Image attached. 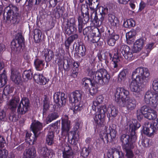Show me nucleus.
I'll return each mask as SVG.
<instances>
[{
    "mask_svg": "<svg viewBox=\"0 0 158 158\" xmlns=\"http://www.w3.org/2000/svg\"><path fill=\"white\" fill-rule=\"evenodd\" d=\"M150 75L148 69L140 67L136 68L132 72V80L130 84L131 90L137 93H139L140 90L139 83L143 84L145 82Z\"/></svg>",
    "mask_w": 158,
    "mask_h": 158,
    "instance_id": "1",
    "label": "nucleus"
},
{
    "mask_svg": "<svg viewBox=\"0 0 158 158\" xmlns=\"http://www.w3.org/2000/svg\"><path fill=\"white\" fill-rule=\"evenodd\" d=\"M99 0H95L96 3L94 2H92L90 4V17L91 19H93L95 23L98 26H100L103 23L106 15L108 13V9L106 6H100L97 10L98 9L99 14H98L96 9L97 8L99 5Z\"/></svg>",
    "mask_w": 158,
    "mask_h": 158,
    "instance_id": "2",
    "label": "nucleus"
},
{
    "mask_svg": "<svg viewBox=\"0 0 158 158\" xmlns=\"http://www.w3.org/2000/svg\"><path fill=\"white\" fill-rule=\"evenodd\" d=\"M140 126V123L136 120H134L132 123L129 125V131L131 134V138L129 135L125 134L121 135L120 136V140L122 143L123 148H126L130 145H134L137 139L135 131Z\"/></svg>",
    "mask_w": 158,
    "mask_h": 158,
    "instance_id": "3",
    "label": "nucleus"
},
{
    "mask_svg": "<svg viewBox=\"0 0 158 158\" xmlns=\"http://www.w3.org/2000/svg\"><path fill=\"white\" fill-rule=\"evenodd\" d=\"M88 74L93 78L95 83L102 85L107 84L110 79V75L105 69H101L96 72L90 71Z\"/></svg>",
    "mask_w": 158,
    "mask_h": 158,
    "instance_id": "4",
    "label": "nucleus"
},
{
    "mask_svg": "<svg viewBox=\"0 0 158 158\" xmlns=\"http://www.w3.org/2000/svg\"><path fill=\"white\" fill-rule=\"evenodd\" d=\"M83 94V92L82 91L77 90L71 93L69 97V102L74 104L73 110L74 113H77L83 108L81 101Z\"/></svg>",
    "mask_w": 158,
    "mask_h": 158,
    "instance_id": "5",
    "label": "nucleus"
},
{
    "mask_svg": "<svg viewBox=\"0 0 158 158\" xmlns=\"http://www.w3.org/2000/svg\"><path fill=\"white\" fill-rule=\"evenodd\" d=\"M18 9L16 6L10 5L5 8L3 18L4 19L6 18V22L8 23H18Z\"/></svg>",
    "mask_w": 158,
    "mask_h": 158,
    "instance_id": "6",
    "label": "nucleus"
},
{
    "mask_svg": "<svg viewBox=\"0 0 158 158\" xmlns=\"http://www.w3.org/2000/svg\"><path fill=\"white\" fill-rule=\"evenodd\" d=\"M115 50L114 55L117 56L118 58L121 59L123 55L127 60H131L133 55L128 46L126 45L122 44Z\"/></svg>",
    "mask_w": 158,
    "mask_h": 158,
    "instance_id": "7",
    "label": "nucleus"
},
{
    "mask_svg": "<svg viewBox=\"0 0 158 158\" xmlns=\"http://www.w3.org/2000/svg\"><path fill=\"white\" fill-rule=\"evenodd\" d=\"M115 100L118 104L122 102L123 103L129 98V92L124 87H118L114 93Z\"/></svg>",
    "mask_w": 158,
    "mask_h": 158,
    "instance_id": "8",
    "label": "nucleus"
},
{
    "mask_svg": "<svg viewBox=\"0 0 158 158\" xmlns=\"http://www.w3.org/2000/svg\"><path fill=\"white\" fill-rule=\"evenodd\" d=\"M11 44L12 50L14 51L16 54H18L22 51L24 45V40L21 34H18L16 39L13 40Z\"/></svg>",
    "mask_w": 158,
    "mask_h": 158,
    "instance_id": "9",
    "label": "nucleus"
},
{
    "mask_svg": "<svg viewBox=\"0 0 158 158\" xmlns=\"http://www.w3.org/2000/svg\"><path fill=\"white\" fill-rule=\"evenodd\" d=\"M75 19L73 18H69L65 21L63 24V29L65 33L69 35L77 30Z\"/></svg>",
    "mask_w": 158,
    "mask_h": 158,
    "instance_id": "10",
    "label": "nucleus"
},
{
    "mask_svg": "<svg viewBox=\"0 0 158 158\" xmlns=\"http://www.w3.org/2000/svg\"><path fill=\"white\" fill-rule=\"evenodd\" d=\"M144 133L147 135L151 136L156 131L158 130V118L153 124L148 122H145L143 126Z\"/></svg>",
    "mask_w": 158,
    "mask_h": 158,
    "instance_id": "11",
    "label": "nucleus"
},
{
    "mask_svg": "<svg viewBox=\"0 0 158 158\" xmlns=\"http://www.w3.org/2000/svg\"><path fill=\"white\" fill-rule=\"evenodd\" d=\"M29 107L30 102L28 99L26 97H23L17 106V111L19 114H23L28 110Z\"/></svg>",
    "mask_w": 158,
    "mask_h": 158,
    "instance_id": "12",
    "label": "nucleus"
},
{
    "mask_svg": "<svg viewBox=\"0 0 158 158\" xmlns=\"http://www.w3.org/2000/svg\"><path fill=\"white\" fill-rule=\"evenodd\" d=\"M54 102L59 106H64L66 102V96L65 94L60 92H55L53 96Z\"/></svg>",
    "mask_w": 158,
    "mask_h": 158,
    "instance_id": "13",
    "label": "nucleus"
},
{
    "mask_svg": "<svg viewBox=\"0 0 158 158\" xmlns=\"http://www.w3.org/2000/svg\"><path fill=\"white\" fill-rule=\"evenodd\" d=\"M31 127L34 133V141H36L43 128V124L38 121H34L32 123Z\"/></svg>",
    "mask_w": 158,
    "mask_h": 158,
    "instance_id": "14",
    "label": "nucleus"
},
{
    "mask_svg": "<svg viewBox=\"0 0 158 158\" xmlns=\"http://www.w3.org/2000/svg\"><path fill=\"white\" fill-rule=\"evenodd\" d=\"M61 120V132L62 134L67 133L71 127L70 121L69 120L68 116L67 115H63Z\"/></svg>",
    "mask_w": 158,
    "mask_h": 158,
    "instance_id": "15",
    "label": "nucleus"
},
{
    "mask_svg": "<svg viewBox=\"0 0 158 158\" xmlns=\"http://www.w3.org/2000/svg\"><path fill=\"white\" fill-rule=\"evenodd\" d=\"M20 99L19 95L15 94L12 96L11 99L8 103L9 107L12 110H16L20 102Z\"/></svg>",
    "mask_w": 158,
    "mask_h": 158,
    "instance_id": "16",
    "label": "nucleus"
},
{
    "mask_svg": "<svg viewBox=\"0 0 158 158\" xmlns=\"http://www.w3.org/2000/svg\"><path fill=\"white\" fill-rule=\"evenodd\" d=\"M156 93L152 92L150 91H147L144 97V101L147 105H149L152 107L153 103L154 102Z\"/></svg>",
    "mask_w": 158,
    "mask_h": 158,
    "instance_id": "17",
    "label": "nucleus"
},
{
    "mask_svg": "<svg viewBox=\"0 0 158 158\" xmlns=\"http://www.w3.org/2000/svg\"><path fill=\"white\" fill-rule=\"evenodd\" d=\"M112 30L108 31L109 35L108 38L107 42L108 44L110 46H114L115 45L116 41L119 38V35L116 34Z\"/></svg>",
    "mask_w": 158,
    "mask_h": 158,
    "instance_id": "18",
    "label": "nucleus"
},
{
    "mask_svg": "<svg viewBox=\"0 0 158 158\" xmlns=\"http://www.w3.org/2000/svg\"><path fill=\"white\" fill-rule=\"evenodd\" d=\"M102 130L100 133V138L102 140L104 143L110 142H111V139L109 137L108 132V127L106 126H104L102 127Z\"/></svg>",
    "mask_w": 158,
    "mask_h": 158,
    "instance_id": "19",
    "label": "nucleus"
},
{
    "mask_svg": "<svg viewBox=\"0 0 158 158\" xmlns=\"http://www.w3.org/2000/svg\"><path fill=\"white\" fill-rule=\"evenodd\" d=\"M120 59L115 55H114L112 59V62L110 64V70L113 73L117 72L119 70L118 64Z\"/></svg>",
    "mask_w": 158,
    "mask_h": 158,
    "instance_id": "20",
    "label": "nucleus"
},
{
    "mask_svg": "<svg viewBox=\"0 0 158 158\" xmlns=\"http://www.w3.org/2000/svg\"><path fill=\"white\" fill-rule=\"evenodd\" d=\"M108 21L112 27L114 29H116L119 25V21L115 15L111 14H109L108 15Z\"/></svg>",
    "mask_w": 158,
    "mask_h": 158,
    "instance_id": "21",
    "label": "nucleus"
},
{
    "mask_svg": "<svg viewBox=\"0 0 158 158\" xmlns=\"http://www.w3.org/2000/svg\"><path fill=\"white\" fill-rule=\"evenodd\" d=\"M10 78L16 84H18L20 81V74L15 68H12L11 69Z\"/></svg>",
    "mask_w": 158,
    "mask_h": 158,
    "instance_id": "22",
    "label": "nucleus"
},
{
    "mask_svg": "<svg viewBox=\"0 0 158 158\" xmlns=\"http://www.w3.org/2000/svg\"><path fill=\"white\" fill-rule=\"evenodd\" d=\"M127 110L131 111L134 109L136 107L137 102L133 98H129L127 100H126L124 103Z\"/></svg>",
    "mask_w": 158,
    "mask_h": 158,
    "instance_id": "23",
    "label": "nucleus"
},
{
    "mask_svg": "<svg viewBox=\"0 0 158 158\" xmlns=\"http://www.w3.org/2000/svg\"><path fill=\"white\" fill-rule=\"evenodd\" d=\"M13 89L10 87L9 85H6L4 88L3 94V98H5L6 100H8L12 96Z\"/></svg>",
    "mask_w": 158,
    "mask_h": 158,
    "instance_id": "24",
    "label": "nucleus"
},
{
    "mask_svg": "<svg viewBox=\"0 0 158 158\" xmlns=\"http://www.w3.org/2000/svg\"><path fill=\"white\" fill-rule=\"evenodd\" d=\"M144 43L143 39H139L137 40L134 43L133 48V51L137 53L140 51L142 49Z\"/></svg>",
    "mask_w": 158,
    "mask_h": 158,
    "instance_id": "25",
    "label": "nucleus"
},
{
    "mask_svg": "<svg viewBox=\"0 0 158 158\" xmlns=\"http://www.w3.org/2000/svg\"><path fill=\"white\" fill-rule=\"evenodd\" d=\"M33 77L35 82L40 84L45 85L48 81V80L42 74H35Z\"/></svg>",
    "mask_w": 158,
    "mask_h": 158,
    "instance_id": "26",
    "label": "nucleus"
},
{
    "mask_svg": "<svg viewBox=\"0 0 158 158\" xmlns=\"http://www.w3.org/2000/svg\"><path fill=\"white\" fill-rule=\"evenodd\" d=\"M38 152L42 156L45 157L50 155V154H52V151L48 150L47 147H41L40 145H39Z\"/></svg>",
    "mask_w": 158,
    "mask_h": 158,
    "instance_id": "27",
    "label": "nucleus"
},
{
    "mask_svg": "<svg viewBox=\"0 0 158 158\" xmlns=\"http://www.w3.org/2000/svg\"><path fill=\"white\" fill-rule=\"evenodd\" d=\"M89 8L87 5L82 4L81 6V11L82 15L79 17H81V18L85 19L86 17L88 18V20H89Z\"/></svg>",
    "mask_w": 158,
    "mask_h": 158,
    "instance_id": "28",
    "label": "nucleus"
},
{
    "mask_svg": "<svg viewBox=\"0 0 158 158\" xmlns=\"http://www.w3.org/2000/svg\"><path fill=\"white\" fill-rule=\"evenodd\" d=\"M78 37V35L77 34H75L69 36L65 40L64 43L66 48L68 50L69 48V47L71 44L72 43L74 40L77 39Z\"/></svg>",
    "mask_w": 158,
    "mask_h": 158,
    "instance_id": "29",
    "label": "nucleus"
},
{
    "mask_svg": "<svg viewBox=\"0 0 158 158\" xmlns=\"http://www.w3.org/2000/svg\"><path fill=\"white\" fill-rule=\"evenodd\" d=\"M117 127L115 124H112L109 126L108 129V134H110V137L111 139V141L113 139H114L116 136L117 131H116Z\"/></svg>",
    "mask_w": 158,
    "mask_h": 158,
    "instance_id": "30",
    "label": "nucleus"
},
{
    "mask_svg": "<svg viewBox=\"0 0 158 158\" xmlns=\"http://www.w3.org/2000/svg\"><path fill=\"white\" fill-rule=\"evenodd\" d=\"M102 115L98 113L96 114L94 117L95 123L98 127H102L104 125V118H102Z\"/></svg>",
    "mask_w": 158,
    "mask_h": 158,
    "instance_id": "31",
    "label": "nucleus"
},
{
    "mask_svg": "<svg viewBox=\"0 0 158 158\" xmlns=\"http://www.w3.org/2000/svg\"><path fill=\"white\" fill-rule=\"evenodd\" d=\"M44 53L45 60L47 62L50 61L54 57L53 51L48 49H45Z\"/></svg>",
    "mask_w": 158,
    "mask_h": 158,
    "instance_id": "32",
    "label": "nucleus"
},
{
    "mask_svg": "<svg viewBox=\"0 0 158 158\" xmlns=\"http://www.w3.org/2000/svg\"><path fill=\"white\" fill-rule=\"evenodd\" d=\"M107 112L110 116H111L113 117H116L118 113L117 109L112 104L108 106Z\"/></svg>",
    "mask_w": 158,
    "mask_h": 158,
    "instance_id": "33",
    "label": "nucleus"
},
{
    "mask_svg": "<svg viewBox=\"0 0 158 158\" xmlns=\"http://www.w3.org/2000/svg\"><path fill=\"white\" fill-rule=\"evenodd\" d=\"M82 84L84 86L85 89H89V84H90L91 86L94 85L95 86V82L93 79L85 77L82 79Z\"/></svg>",
    "mask_w": 158,
    "mask_h": 158,
    "instance_id": "34",
    "label": "nucleus"
},
{
    "mask_svg": "<svg viewBox=\"0 0 158 158\" xmlns=\"http://www.w3.org/2000/svg\"><path fill=\"white\" fill-rule=\"evenodd\" d=\"M85 19H83L81 18V17H78V31L79 33H81L82 31L83 28V24H85L89 21L88 20V18L87 17L85 18Z\"/></svg>",
    "mask_w": 158,
    "mask_h": 158,
    "instance_id": "35",
    "label": "nucleus"
},
{
    "mask_svg": "<svg viewBox=\"0 0 158 158\" xmlns=\"http://www.w3.org/2000/svg\"><path fill=\"white\" fill-rule=\"evenodd\" d=\"M76 49L78 54L81 56H84L85 55L86 50L84 45L78 44L76 46Z\"/></svg>",
    "mask_w": 158,
    "mask_h": 158,
    "instance_id": "36",
    "label": "nucleus"
},
{
    "mask_svg": "<svg viewBox=\"0 0 158 158\" xmlns=\"http://www.w3.org/2000/svg\"><path fill=\"white\" fill-rule=\"evenodd\" d=\"M7 81L6 72L5 69L3 72L0 74V87H2L6 83Z\"/></svg>",
    "mask_w": 158,
    "mask_h": 158,
    "instance_id": "37",
    "label": "nucleus"
},
{
    "mask_svg": "<svg viewBox=\"0 0 158 158\" xmlns=\"http://www.w3.org/2000/svg\"><path fill=\"white\" fill-rule=\"evenodd\" d=\"M103 98L102 96H99L97 97L96 99L93 102L92 106V109L94 111H96V107H98L101 103H102Z\"/></svg>",
    "mask_w": 158,
    "mask_h": 158,
    "instance_id": "38",
    "label": "nucleus"
},
{
    "mask_svg": "<svg viewBox=\"0 0 158 158\" xmlns=\"http://www.w3.org/2000/svg\"><path fill=\"white\" fill-rule=\"evenodd\" d=\"M54 135L52 131H49L46 136V142L49 145H52L54 143Z\"/></svg>",
    "mask_w": 158,
    "mask_h": 158,
    "instance_id": "39",
    "label": "nucleus"
},
{
    "mask_svg": "<svg viewBox=\"0 0 158 158\" xmlns=\"http://www.w3.org/2000/svg\"><path fill=\"white\" fill-rule=\"evenodd\" d=\"M35 67L37 70H41L44 65L43 61L39 59H36L34 62Z\"/></svg>",
    "mask_w": 158,
    "mask_h": 158,
    "instance_id": "40",
    "label": "nucleus"
},
{
    "mask_svg": "<svg viewBox=\"0 0 158 158\" xmlns=\"http://www.w3.org/2000/svg\"><path fill=\"white\" fill-rule=\"evenodd\" d=\"M128 71L126 69L122 70L118 76V81L119 82L124 81L126 78V75L128 74Z\"/></svg>",
    "mask_w": 158,
    "mask_h": 158,
    "instance_id": "41",
    "label": "nucleus"
},
{
    "mask_svg": "<svg viewBox=\"0 0 158 158\" xmlns=\"http://www.w3.org/2000/svg\"><path fill=\"white\" fill-rule=\"evenodd\" d=\"M134 145H131L127 147L126 148H123L125 151L126 153V156L127 158H132L133 157L134 154L132 151V149L134 148Z\"/></svg>",
    "mask_w": 158,
    "mask_h": 158,
    "instance_id": "42",
    "label": "nucleus"
},
{
    "mask_svg": "<svg viewBox=\"0 0 158 158\" xmlns=\"http://www.w3.org/2000/svg\"><path fill=\"white\" fill-rule=\"evenodd\" d=\"M59 116L58 114L56 112H53L49 114L46 118L47 123H48L51 122L52 121L56 119Z\"/></svg>",
    "mask_w": 158,
    "mask_h": 158,
    "instance_id": "43",
    "label": "nucleus"
},
{
    "mask_svg": "<svg viewBox=\"0 0 158 158\" xmlns=\"http://www.w3.org/2000/svg\"><path fill=\"white\" fill-rule=\"evenodd\" d=\"M149 112L145 115L146 118L149 120L156 119L157 116V113L156 111L152 109L149 110Z\"/></svg>",
    "mask_w": 158,
    "mask_h": 158,
    "instance_id": "44",
    "label": "nucleus"
},
{
    "mask_svg": "<svg viewBox=\"0 0 158 158\" xmlns=\"http://www.w3.org/2000/svg\"><path fill=\"white\" fill-rule=\"evenodd\" d=\"M72 65L73 67L71 70V73L74 75L73 77H76L78 73L79 64L78 62H74Z\"/></svg>",
    "mask_w": 158,
    "mask_h": 158,
    "instance_id": "45",
    "label": "nucleus"
},
{
    "mask_svg": "<svg viewBox=\"0 0 158 158\" xmlns=\"http://www.w3.org/2000/svg\"><path fill=\"white\" fill-rule=\"evenodd\" d=\"M26 152L27 156L29 158H34L36 156V151L34 147L27 150Z\"/></svg>",
    "mask_w": 158,
    "mask_h": 158,
    "instance_id": "46",
    "label": "nucleus"
},
{
    "mask_svg": "<svg viewBox=\"0 0 158 158\" xmlns=\"http://www.w3.org/2000/svg\"><path fill=\"white\" fill-rule=\"evenodd\" d=\"M34 38L35 42L39 43L41 39V32L40 30L38 29H35L34 31Z\"/></svg>",
    "mask_w": 158,
    "mask_h": 158,
    "instance_id": "47",
    "label": "nucleus"
},
{
    "mask_svg": "<svg viewBox=\"0 0 158 158\" xmlns=\"http://www.w3.org/2000/svg\"><path fill=\"white\" fill-rule=\"evenodd\" d=\"M43 106V114L45 115L49 108V101L48 98L47 97H45L44 100Z\"/></svg>",
    "mask_w": 158,
    "mask_h": 158,
    "instance_id": "48",
    "label": "nucleus"
},
{
    "mask_svg": "<svg viewBox=\"0 0 158 158\" xmlns=\"http://www.w3.org/2000/svg\"><path fill=\"white\" fill-rule=\"evenodd\" d=\"M98 109V113L102 115V118H104L106 112L107 111V109L106 108V106L104 105L101 106L99 108L98 107H96Z\"/></svg>",
    "mask_w": 158,
    "mask_h": 158,
    "instance_id": "49",
    "label": "nucleus"
},
{
    "mask_svg": "<svg viewBox=\"0 0 158 158\" xmlns=\"http://www.w3.org/2000/svg\"><path fill=\"white\" fill-rule=\"evenodd\" d=\"M23 76L24 78L31 79L33 77V72L30 69L24 71L23 74Z\"/></svg>",
    "mask_w": 158,
    "mask_h": 158,
    "instance_id": "50",
    "label": "nucleus"
},
{
    "mask_svg": "<svg viewBox=\"0 0 158 158\" xmlns=\"http://www.w3.org/2000/svg\"><path fill=\"white\" fill-rule=\"evenodd\" d=\"M94 85H94H91V89L89 90L90 94L92 96L94 95L97 93L98 88L100 85L96 83H94Z\"/></svg>",
    "mask_w": 158,
    "mask_h": 158,
    "instance_id": "51",
    "label": "nucleus"
},
{
    "mask_svg": "<svg viewBox=\"0 0 158 158\" xmlns=\"http://www.w3.org/2000/svg\"><path fill=\"white\" fill-rule=\"evenodd\" d=\"M91 152V149L89 147L87 148L85 147L82 148L81 152V155L84 158L87 157Z\"/></svg>",
    "mask_w": 158,
    "mask_h": 158,
    "instance_id": "52",
    "label": "nucleus"
},
{
    "mask_svg": "<svg viewBox=\"0 0 158 158\" xmlns=\"http://www.w3.org/2000/svg\"><path fill=\"white\" fill-rule=\"evenodd\" d=\"M77 131L73 130V131L71 132V134L72 135V137L70 140H69V142L73 145L76 144L75 141L77 140Z\"/></svg>",
    "mask_w": 158,
    "mask_h": 158,
    "instance_id": "53",
    "label": "nucleus"
},
{
    "mask_svg": "<svg viewBox=\"0 0 158 158\" xmlns=\"http://www.w3.org/2000/svg\"><path fill=\"white\" fill-rule=\"evenodd\" d=\"M151 109L149 107H148L146 106H144L141 107L140 111L142 112L144 116V117H145V115L147 114L148 112L149 111V110Z\"/></svg>",
    "mask_w": 158,
    "mask_h": 158,
    "instance_id": "54",
    "label": "nucleus"
},
{
    "mask_svg": "<svg viewBox=\"0 0 158 158\" xmlns=\"http://www.w3.org/2000/svg\"><path fill=\"white\" fill-rule=\"evenodd\" d=\"M8 151L5 149L0 150V158H7L8 156Z\"/></svg>",
    "mask_w": 158,
    "mask_h": 158,
    "instance_id": "55",
    "label": "nucleus"
},
{
    "mask_svg": "<svg viewBox=\"0 0 158 158\" xmlns=\"http://www.w3.org/2000/svg\"><path fill=\"white\" fill-rule=\"evenodd\" d=\"M152 86L154 91L158 92V79H155L152 81Z\"/></svg>",
    "mask_w": 158,
    "mask_h": 158,
    "instance_id": "56",
    "label": "nucleus"
},
{
    "mask_svg": "<svg viewBox=\"0 0 158 158\" xmlns=\"http://www.w3.org/2000/svg\"><path fill=\"white\" fill-rule=\"evenodd\" d=\"M6 145V142L3 136H0V148H3Z\"/></svg>",
    "mask_w": 158,
    "mask_h": 158,
    "instance_id": "57",
    "label": "nucleus"
},
{
    "mask_svg": "<svg viewBox=\"0 0 158 158\" xmlns=\"http://www.w3.org/2000/svg\"><path fill=\"white\" fill-rule=\"evenodd\" d=\"M63 158H73V152L72 151H70L69 152L63 153Z\"/></svg>",
    "mask_w": 158,
    "mask_h": 158,
    "instance_id": "58",
    "label": "nucleus"
},
{
    "mask_svg": "<svg viewBox=\"0 0 158 158\" xmlns=\"http://www.w3.org/2000/svg\"><path fill=\"white\" fill-rule=\"evenodd\" d=\"M91 29V28L90 27H88L84 28L83 31L84 35L88 36L90 33Z\"/></svg>",
    "mask_w": 158,
    "mask_h": 158,
    "instance_id": "59",
    "label": "nucleus"
},
{
    "mask_svg": "<svg viewBox=\"0 0 158 158\" xmlns=\"http://www.w3.org/2000/svg\"><path fill=\"white\" fill-rule=\"evenodd\" d=\"M135 31L134 30H131L126 34V38H133L135 35Z\"/></svg>",
    "mask_w": 158,
    "mask_h": 158,
    "instance_id": "60",
    "label": "nucleus"
},
{
    "mask_svg": "<svg viewBox=\"0 0 158 158\" xmlns=\"http://www.w3.org/2000/svg\"><path fill=\"white\" fill-rule=\"evenodd\" d=\"M154 102L153 103L152 107L158 109V94L156 93Z\"/></svg>",
    "mask_w": 158,
    "mask_h": 158,
    "instance_id": "61",
    "label": "nucleus"
},
{
    "mask_svg": "<svg viewBox=\"0 0 158 158\" xmlns=\"http://www.w3.org/2000/svg\"><path fill=\"white\" fill-rule=\"evenodd\" d=\"M6 117V113L3 110L0 109V120L4 121Z\"/></svg>",
    "mask_w": 158,
    "mask_h": 158,
    "instance_id": "62",
    "label": "nucleus"
},
{
    "mask_svg": "<svg viewBox=\"0 0 158 158\" xmlns=\"http://www.w3.org/2000/svg\"><path fill=\"white\" fill-rule=\"evenodd\" d=\"M127 22L128 23L129 27L134 26L135 25V22L132 19H127Z\"/></svg>",
    "mask_w": 158,
    "mask_h": 158,
    "instance_id": "63",
    "label": "nucleus"
},
{
    "mask_svg": "<svg viewBox=\"0 0 158 158\" xmlns=\"http://www.w3.org/2000/svg\"><path fill=\"white\" fill-rule=\"evenodd\" d=\"M9 120L12 122H15L17 121V118L16 115L14 113H11L9 117Z\"/></svg>",
    "mask_w": 158,
    "mask_h": 158,
    "instance_id": "64",
    "label": "nucleus"
}]
</instances>
